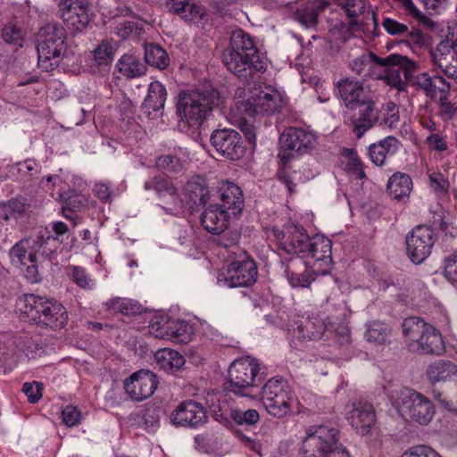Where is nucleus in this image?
Wrapping results in <instances>:
<instances>
[{
    "instance_id": "f257e3e1",
    "label": "nucleus",
    "mask_w": 457,
    "mask_h": 457,
    "mask_svg": "<svg viewBox=\"0 0 457 457\" xmlns=\"http://www.w3.org/2000/svg\"><path fill=\"white\" fill-rule=\"evenodd\" d=\"M16 310L21 320L53 328H61L68 321L62 303L33 294L19 297Z\"/></svg>"
},
{
    "instance_id": "f03ea898",
    "label": "nucleus",
    "mask_w": 457,
    "mask_h": 457,
    "mask_svg": "<svg viewBox=\"0 0 457 457\" xmlns=\"http://www.w3.org/2000/svg\"><path fill=\"white\" fill-rule=\"evenodd\" d=\"M225 66L234 74L242 76L247 69L256 71L265 69L264 62L260 60L252 37L243 29H236L230 37L228 49L222 54Z\"/></svg>"
},
{
    "instance_id": "7ed1b4c3",
    "label": "nucleus",
    "mask_w": 457,
    "mask_h": 457,
    "mask_svg": "<svg viewBox=\"0 0 457 457\" xmlns=\"http://www.w3.org/2000/svg\"><path fill=\"white\" fill-rule=\"evenodd\" d=\"M220 103V94L215 89L182 92L177 103V113L189 127L198 129Z\"/></svg>"
},
{
    "instance_id": "20e7f679",
    "label": "nucleus",
    "mask_w": 457,
    "mask_h": 457,
    "mask_svg": "<svg viewBox=\"0 0 457 457\" xmlns=\"http://www.w3.org/2000/svg\"><path fill=\"white\" fill-rule=\"evenodd\" d=\"M235 100L240 112L250 116L254 114H269L278 110L283 104V99L278 90L271 87L253 85L238 87Z\"/></svg>"
},
{
    "instance_id": "39448f33",
    "label": "nucleus",
    "mask_w": 457,
    "mask_h": 457,
    "mask_svg": "<svg viewBox=\"0 0 457 457\" xmlns=\"http://www.w3.org/2000/svg\"><path fill=\"white\" fill-rule=\"evenodd\" d=\"M66 33L62 26L48 24L41 29L37 43L38 66L51 71L57 68L67 50Z\"/></svg>"
},
{
    "instance_id": "423d86ee",
    "label": "nucleus",
    "mask_w": 457,
    "mask_h": 457,
    "mask_svg": "<svg viewBox=\"0 0 457 457\" xmlns=\"http://www.w3.org/2000/svg\"><path fill=\"white\" fill-rule=\"evenodd\" d=\"M46 241L43 237L23 238L17 242L9 251L12 264L25 268L24 275L30 283L39 281L37 263L44 255Z\"/></svg>"
},
{
    "instance_id": "0eeeda50",
    "label": "nucleus",
    "mask_w": 457,
    "mask_h": 457,
    "mask_svg": "<svg viewBox=\"0 0 457 457\" xmlns=\"http://www.w3.org/2000/svg\"><path fill=\"white\" fill-rule=\"evenodd\" d=\"M303 445L305 451L318 452L321 457H350L345 448L338 444V429L328 425L309 427Z\"/></svg>"
},
{
    "instance_id": "6e6552de",
    "label": "nucleus",
    "mask_w": 457,
    "mask_h": 457,
    "mask_svg": "<svg viewBox=\"0 0 457 457\" xmlns=\"http://www.w3.org/2000/svg\"><path fill=\"white\" fill-rule=\"evenodd\" d=\"M259 370V362L254 358L244 356L235 360L228 368L227 389L239 396H250L261 380Z\"/></svg>"
},
{
    "instance_id": "1a4fd4ad",
    "label": "nucleus",
    "mask_w": 457,
    "mask_h": 457,
    "mask_svg": "<svg viewBox=\"0 0 457 457\" xmlns=\"http://www.w3.org/2000/svg\"><path fill=\"white\" fill-rule=\"evenodd\" d=\"M394 403L403 418L422 426L429 424L435 416L433 403L411 388H402Z\"/></svg>"
},
{
    "instance_id": "9d476101",
    "label": "nucleus",
    "mask_w": 457,
    "mask_h": 457,
    "mask_svg": "<svg viewBox=\"0 0 457 457\" xmlns=\"http://www.w3.org/2000/svg\"><path fill=\"white\" fill-rule=\"evenodd\" d=\"M262 402L273 417L284 418L289 415L294 397L288 383L278 377L270 378L262 386Z\"/></svg>"
},
{
    "instance_id": "9b49d317",
    "label": "nucleus",
    "mask_w": 457,
    "mask_h": 457,
    "mask_svg": "<svg viewBox=\"0 0 457 457\" xmlns=\"http://www.w3.org/2000/svg\"><path fill=\"white\" fill-rule=\"evenodd\" d=\"M370 57L381 69L378 78L398 89L403 88L405 81L418 69L417 62L405 55L398 54H392L381 58L370 53Z\"/></svg>"
},
{
    "instance_id": "f8f14e48",
    "label": "nucleus",
    "mask_w": 457,
    "mask_h": 457,
    "mask_svg": "<svg viewBox=\"0 0 457 457\" xmlns=\"http://www.w3.org/2000/svg\"><path fill=\"white\" fill-rule=\"evenodd\" d=\"M350 19L348 30L356 37L378 34V23L375 12L366 8L364 0H336Z\"/></svg>"
},
{
    "instance_id": "ddd939ff",
    "label": "nucleus",
    "mask_w": 457,
    "mask_h": 457,
    "mask_svg": "<svg viewBox=\"0 0 457 457\" xmlns=\"http://www.w3.org/2000/svg\"><path fill=\"white\" fill-rule=\"evenodd\" d=\"M317 145L316 135L309 130L288 128L279 137L278 156L283 162L309 154Z\"/></svg>"
},
{
    "instance_id": "4468645a",
    "label": "nucleus",
    "mask_w": 457,
    "mask_h": 457,
    "mask_svg": "<svg viewBox=\"0 0 457 457\" xmlns=\"http://www.w3.org/2000/svg\"><path fill=\"white\" fill-rule=\"evenodd\" d=\"M328 327L319 315L292 320L287 327V338L295 349H303L307 343L320 340Z\"/></svg>"
},
{
    "instance_id": "2eb2a0df",
    "label": "nucleus",
    "mask_w": 457,
    "mask_h": 457,
    "mask_svg": "<svg viewBox=\"0 0 457 457\" xmlns=\"http://www.w3.org/2000/svg\"><path fill=\"white\" fill-rule=\"evenodd\" d=\"M257 278V267L245 253L219 272L217 283L223 287H240L253 285Z\"/></svg>"
},
{
    "instance_id": "dca6fc26",
    "label": "nucleus",
    "mask_w": 457,
    "mask_h": 457,
    "mask_svg": "<svg viewBox=\"0 0 457 457\" xmlns=\"http://www.w3.org/2000/svg\"><path fill=\"white\" fill-rule=\"evenodd\" d=\"M144 188L155 191L167 213L179 215L183 212L185 200L179 193L178 187L172 179L164 176H156L145 181Z\"/></svg>"
},
{
    "instance_id": "f3484780",
    "label": "nucleus",
    "mask_w": 457,
    "mask_h": 457,
    "mask_svg": "<svg viewBox=\"0 0 457 457\" xmlns=\"http://www.w3.org/2000/svg\"><path fill=\"white\" fill-rule=\"evenodd\" d=\"M332 243L331 240L323 235L312 237L303 253V261L314 272L326 275L332 267Z\"/></svg>"
},
{
    "instance_id": "a211bd4d",
    "label": "nucleus",
    "mask_w": 457,
    "mask_h": 457,
    "mask_svg": "<svg viewBox=\"0 0 457 457\" xmlns=\"http://www.w3.org/2000/svg\"><path fill=\"white\" fill-rule=\"evenodd\" d=\"M407 255L416 264L424 262L431 253L435 233L427 226H417L405 238Z\"/></svg>"
},
{
    "instance_id": "6ab92c4d",
    "label": "nucleus",
    "mask_w": 457,
    "mask_h": 457,
    "mask_svg": "<svg viewBox=\"0 0 457 457\" xmlns=\"http://www.w3.org/2000/svg\"><path fill=\"white\" fill-rule=\"evenodd\" d=\"M59 10L62 21L72 33L82 31L91 20L85 0H61Z\"/></svg>"
},
{
    "instance_id": "aec40b11",
    "label": "nucleus",
    "mask_w": 457,
    "mask_h": 457,
    "mask_svg": "<svg viewBox=\"0 0 457 457\" xmlns=\"http://www.w3.org/2000/svg\"><path fill=\"white\" fill-rule=\"evenodd\" d=\"M212 146L222 156L230 160H238L245 153L241 136L234 129H218L211 136Z\"/></svg>"
},
{
    "instance_id": "412c9836",
    "label": "nucleus",
    "mask_w": 457,
    "mask_h": 457,
    "mask_svg": "<svg viewBox=\"0 0 457 457\" xmlns=\"http://www.w3.org/2000/svg\"><path fill=\"white\" fill-rule=\"evenodd\" d=\"M273 235L279 247L289 254H303L311 239L305 230L295 224H288L283 230L274 229Z\"/></svg>"
},
{
    "instance_id": "4be33fe9",
    "label": "nucleus",
    "mask_w": 457,
    "mask_h": 457,
    "mask_svg": "<svg viewBox=\"0 0 457 457\" xmlns=\"http://www.w3.org/2000/svg\"><path fill=\"white\" fill-rule=\"evenodd\" d=\"M156 376L145 370L134 372L124 381V388L129 396L135 401H143L150 397L157 388Z\"/></svg>"
},
{
    "instance_id": "5701e85b",
    "label": "nucleus",
    "mask_w": 457,
    "mask_h": 457,
    "mask_svg": "<svg viewBox=\"0 0 457 457\" xmlns=\"http://www.w3.org/2000/svg\"><path fill=\"white\" fill-rule=\"evenodd\" d=\"M170 420L175 425L198 428L206 422L207 415L202 404L188 400L177 406L171 413Z\"/></svg>"
},
{
    "instance_id": "b1692460",
    "label": "nucleus",
    "mask_w": 457,
    "mask_h": 457,
    "mask_svg": "<svg viewBox=\"0 0 457 457\" xmlns=\"http://www.w3.org/2000/svg\"><path fill=\"white\" fill-rule=\"evenodd\" d=\"M346 419L350 425L361 435H367L376 422L373 406L367 402L353 403L347 412Z\"/></svg>"
},
{
    "instance_id": "393cba45",
    "label": "nucleus",
    "mask_w": 457,
    "mask_h": 457,
    "mask_svg": "<svg viewBox=\"0 0 457 457\" xmlns=\"http://www.w3.org/2000/svg\"><path fill=\"white\" fill-rule=\"evenodd\" d=\"M429 54L435 69L440 70L448 78H457V48L437 43L430 49Z\"/></svg>"
},
{
    "instance_id": "a878e982",
    "label": "nucleus",
    "mask_w": 457,
    "mask_h": 457,
    "mask_svg": "<svg viewBox=\"0 0 457 457\" xmlns=\"http://www.w3.org/2000/svg\"><path fill=\"white\" fill-rule=\"evenodd\" d=\"M285 275L293 287H308L320 273L314 272L302 258L291 259L285 268Z\"/></svg>"
},
{
    "instance_id": "bb28decb",
    "label": "nucleus",
    "mask_w": 457,
    "mask_h": 457,
    "mask_svg": "<svg viewBox=\"0 0 457 457\" xmlns=\"http://www.w3.org/2000/svg\"><path fill=\"white\" fill-rule=\"evenodd\" d=\"M354 110H357V112L352 115L351 123L358 137H361L377 122L378 112L374 102L369 98L358 104Z\"/></svg>"
},
{
    "instance_id": "cd10ccee",
    "label": "nucleus",
    "mask_w": 457,
    "mask_h": 457,
    "mask_svg": "<svg viewBox=\"0 0 457 457\" xmlns=\"http://www.w3.org/2000/svg\"><path fill=\"white\" fill-rule=\"evenodd\" d=\"M237 219L228 211L223 210L217 204H212L206 207L201 216L204 228L213 234L223 232L228 226V223Z\"/></svg>"
},
{
    "instance_id": "c85d7f7f",
    "label": "nucleus",
    "mask_w": 457,
    "mask_h": 457,
    "mask_svg": "<svg viewBox=\"0 0 457 457\" xmlns=\"http://www.w3.org/2000/svg\"><path fill=\"white\" fill-rule=\"evenodd\" d=\"M219 192L220 203L217 204L238 218L244 208L243 193L239 187L233 182L222 181L219 187Z\"/></svg>"
},
{
    "instance_id": "c756f323",
    "label": "nucleus",
    "mask_w": 457,
    "mask_h": 457,
    "mask_svg": "<svg viewBox=\"0 0 457 457\" xmlns=\"http://www.w3.org/2000/svg\"><path fill=\"white\" fill-rule=\"evenodd\" d=\"M166 89L159 81L150 83L148 94L142 104L144 112L149 119H155L162 114L166 101Z\"/></svg>"
},
{
    "instance_id": "7c9ffc66",
    "label": "nucleus",
    "mask_w": 457,
    "mask_h": 457,
    "mask_svg": "<svg viewBox=\"0 0 457 457\" xmlns=\"http://www.w3.org/2000/svg\"><path fill=\"white\" fill-rule=\"evenodd\" d=\"M341 99L349 110H354L356 105L367 99L364 96L362 83L359 80L345 78L337 83Z\"/></svg>"
},
{
    "instance_id": "2f4dec72",
    "label": "nucleus",
    "mask_w": 457,
    "mask_h": 457,
    "mask_svg": "<svg viewBox=\"0 0 457 457\" xmlns=\"http://www.w3.org/2000/svg\"><path fill=\"white\" fill-rule=\"evenodd\" d=\"M400 148V142L395 137L389 136L369 147L371 162L377 166H382L386 157L395 155Z\"/></svg>"
},
{
    "instance_id": "473e14b6",
    "label": "nucleus",
    "mask_w": 457,
    "mask_h": 457,
    "mask_svg": "<svg viewBox=\"0 0 457 457\" xmlns=\"http://www.w3.org/2000/svg\"><path fill=\"white\" fill-rule=\"evenodd\" d=\"M412 351L439 354L444 351V342L440 333L433 326L428 324L422 338L417 342Z\"/></svg>"
},
{
    "instance_id": "72a5a7b5",
    "label": "nucleus",
    "mask_w": 457,
    "mask_h": 457,
    "mask_svg": "<svg viewBox=\"0 0 457 457\" xmlns=\"http://www.w3.org/2000/svg\"><path fill=\"white\" fill-rule=\"evenodd\" d=\"M182 196L185 201L186 198L187 199L188 204H204L210 196V191L205 179L200 176L191 178L184 187V193L182 194Z\"/></svg>"
},
{
    "instance_id": "f704fd0d",
    "label": "nucleus",
    "mask_w": 457,
    "mask_h": 457,
    "mask_svg": "<svg viewBox=\"0 0 457 457\" xmlns=\"http://www.w3.org/2000/svg\"><path fill=\"white\" fill-rule=\"evenodd\" d=\"M427 377L432 384L448 380L457 383V366L449 361H436L428 366Z\"/></svg>"
},
{
    "instance_id": "c9c22d12",
    "label": "nucleus",
    "mask_w": 457,
    "mask_h": 457,
    "mask_svg": "<svg viewBox=\"0 0 457 457\" xmlns=\"http://www.w3.org/2000/svg\"><path fill=\"white\" fill-rule=\"evenodd\" d=\"M170 9L187 21L197 22L204 14V8L193 0H170Z\"/></svg>"
},
{
    "instance_id": "e433bc0d",
    "label": "nucleus",
    "mask_w": 457,
    "mask_h": 457,
    "mask_svg": "<svg viewBox=\"0 0 457 457\" xmlns=\"http://www.w3.org/2000/svg\"><path fill=\"white\" fill-rule=\"evenodd\" d=\"M413 187L411 178L403 172H395L387 181L389 195L397 200L408 198Z\"/></svg>"
},
{
    "instance_id": "4c0bfd02",
    "label": "nucleus",
    "mask_w": 457,
    "mask_h": 457,
    "mask_svg": "<svg viewBox=\"0 0 457 457\" xmlns=\"http://www.w3.org/2000/svg\"><path fill=\"white\" fill-rule=\"evenodd\" d=\"M326 6L327 4L324 1L308 0L297 9L295 18L304 27H312L317 23L318 15Z\"/></svg>"
},
{
    "instance_id": "58836bf2",
    "label": "nucleus",
    "mask_w": 457,
    "mask_h": 457,
    "mask_svg": "<svg viewBox=\"0 0 457 457\" xmlns=\"http://www.w3.org/2000/svg\"><path fill=\"white\" fill-rule=\"evenodd\" d=\"M154 360L160 369L168 372L179 370L185 364L184 356L170 348L159 349L154 354Z\"/></svg>"
},
{
    "instance_id": "ea45409f",
    "label": "nucleus",
    "mask_w": 457,
    "mask_h": 457,
    "mask_svg": "<svg viewBox=\"0 0 457 457\" xmlns=\"http://www.w3.org/2000/svg\"><path fill=\"white\" fill-rule=\"evenodd\" d=\"M169 329L167 340L175 344H188L195 336L193 326L182 320H169Z\"/></svg>"
},
{
    "instance_id": "a19ab883",
    "label": "nucleus",
    "mask_w": 457,
    "mask_h": 457,
    "mask_svg": "<svg viewBox=\"0 0 457 457\" xmlns=\"http://www.w3.org/2000/svg\"><path fill=\"white\" fill-rule=\"evenodd\" d=\"M392 329L381 321H370L366 324L365 338L374 345H383L390 342Z\"/></svg>"
},
{
    "instance_id": "79ce46f5",
    "label": "nucleus",
    "mask_w": 457,
    "mask_h": 457,
    "mask_svg": "<svg viewBox=\"0 0 457 457\" xmlns=\"http://www.w3.org/2000/svg\"><path fill=\"white\" fill-rule=\"evenodd\" d=\"M428 323L417 317L405 319L403 322V335L411 350L422 338Z\"/></svg>"
},
{
    "instance_id": "37998d69",
    "label": "nucleus",
    "mask_w": 457,
    "mask_h": 457,
    "mask_svg": "<svg viewBox=\"0 0 457 457\" xmlns=\"http://www.w3.org/2000/svg\"><path fill=\"white\" fill-rule=\"evenodd\" d=\"M189 160V152L186 148L178 147L173 154L159 156L156 159V165L160 169L178 171Z\"/></svg>"
},
{
    "instance_id": "c03bdc74",
    "label": "nucleus",
    "mask_w": 457,
    "mask_h": 457,
    "mask_svg": "<svg viewBox=\"0 0 457 457\" xmlns=\"http://www.w3.org/2000/svg\"><path fill=\"white\" fill-rule=\"evenodd\" d=\"M119 71L127 78H135L143 75L145 66L138 58L132 54L122 55L116 64Z\"/></svg>"
},
{
    "instance_id": "a18cd8bd",
    "label": "nucleus",
    "mask_w": 457,
    "mask_h": 457,
    "mask_svg": "<svg viewBox=\"0 0 457 457\" xmlns=\"http://www.w3.org/2000/svg\"><path fill=\"white\" fill-rule=\"evenodd\" d=\"M104 306L112 313H122L126 315L139 312V305L131 299L113 297L104 303Z\"/></svg>"
},
{
    "instance_id": "49530a36",
    "label": "nucleus",
    "mask_w": 457,
    "mask_h": 457,
    "mask_svg": "<svg viewBox=\"0 0 457 457\" xmlns=\"http://www.w3.org/2000/svg\"><path fill=\"white\" fill-rule=\"evenodd\" d=\"M145 62L158 69H164L169 64V56L165 50L157 45H149L145 48Z\"/></svg>"
},
{
    "instance_id": "de8ad7c7",
    "label": "nucleus",
    "mask_w": 457,
    "mask_h": 457,
    "mask_svg": "<svg viewBox=\"0 0 457 457\" xmlns=\"http://www.w3.org/2000/svg\"><path fill=\"white\" fill-rule=\"evenodd\" d=\"M60 199L71 211H81L90 205L89 199L74 189L62 192Z\"/></svg>"
},
{
    "instance_id": "09e8293b",
    "label": "nucleus",
    "mask_w": 457,
    "mask_h": 457,
    "mask_svg": "<svg viewBox=\"0 0 457 457\" xmlns=\"http://www.w3.org/2000/svg\"><path fill=\"white\" fill-rule=\"evenodd\" d=\"M116 43L112 40L102 41L93 51L94 60L97 65H108L114 57Z\"/></svg>"
},
{
    "instance_id": "8fccbe9b",
    "label": "nucleus",
    "mask_w": 457,
    "mask_h": 457,
    "mask_svg": "<svg viewBox=\"0 0 457 457\" xmlns=\"http://www.w3.org/2000/svg\"><path fill=\"white\" fill-rule=\"evenodd\" d=\"M69 275L72 281L84 290L90 291L96 287V280L82 267L71 266L69 268Z\"/></svg>"
},
{
    "instance_id": "3c124183",
    "label": "nucleus",
    "mask_w": 457,
    "mask_h": 457,
    "mask_svg": "<svg viewBox=\"0 0 457 457\" xmlns=\"http://www.w3.org/2000/svg\"><path fill=\"white\" fill-rule=\"evenodd\" d=\"M428 187L436 195H445L450 188V181L440 170L428 169Z\"/></svg>"
},
{
    "instance_id": "603ef678",
    "label": "nucleus",
    "mask_w": 457,
    "mask_h": 457,
    "mask_svg": "<svg viewBox=\"0 0 457 457\" xmlns=\"http://www.w3.org/2000/svg\"><path fill=\"white\" fill-rule=\"evenodd\" d=\"M232 420L238 425H254L260 420L259 412L254 409H234L230 414Z\"/></svg>"
},
{
    "instance_id": "864d4df0",
    "label": "nucleus",
    "mask_w": 457,
    "mask_h": 457,
    "mask_svg": "<svg viewBox=\"0 0 457 457\" xmlns=\"http://www.w3.org/2000/svg\"><path fill=\"white\" fill-rule=\"evenodd\" d=\"M169 320L165 318H154L150 321L149 333L156 338L166 339L169 336Z\"/></svg>"
},
{
    "instance_id": "5fc2aeb1",
    "label": "nucleus",
    "mask_w": 457,
    "mask_h": 457,
    "mask_svg": "<svg viewBox=\"0 0 457 457\" xmlns=\"http://www.w3.org/2000/svg\"><path fill=\"white\" fill-rule=\"evenodd\" d=\"M444 274L448 281L457 283V251L444 259Z\"/></svg>"
},
{
    "instance_id": "6e6d98bb",
    "label": "nucleus",
    "mask_w": 457,
    "mask_h": 457,
    "mask_svg": "<svg viewBox=\"0 0 457 457\" xmlns=\"http://www.w3.org/2000/svg\"><path fill=\"white\" fill-rule=\"evenodd\" d=\"M449 96H438L439 112L438 114L444 120H448L453 118L457 112V103L451 102Z\"/></svg>"
},
{
    "instance_id": "4d7b16f0",
    "label": "nucleus",
    "mask_w": 457,
    "mask_h": 457,
    "mask_svg": "<svg viewBox=\"0 0 457 457\" xmlns=\"http://www.w3.org/2000/svg\"><path fill=\"white\" fill-rule=\"evenodd\" d=\"M2 37L8 44L22 46L23 36L21 30L15 25L5 26Z\"/></svg>"
},
{
    "instance_id": "13d9d810",
    "label": "nucleus",
    "mask_w": 457,
    "mask_h": 457,
    "mask_svg": "<svg viewBox=\"0 0 457 457\" xmlns=\"http://www.w3.org/2000/svg\"><path fill=\"white\" fill-rule=\"evenodd\" d=\"M43 385L39 382H26L23 384L22 392L27 395L31 403H37L42 397Z\"/></svg>"
},
{
    "instance_id": "bf43d9fd",
    "label": "nucleus",
    "mask_w": 457,
    "mask_h": 457,
    "mask_svg": "<svg viewBox=\"0 0 457 457\" xmlns=\"http://www.w3.org/2000/svg\"><path fill=\"white\" fill-rule=\"evenodd\" d=\"M402 457H441L431 447L424 445H415L406 450Z\"/></svg>"
},
{
    "instance_id": "052dcab7",
    "label": "nucleus",
    "mask_w": 457,
    "mask_h": 457,
    "mask_svg": "<svg viewBox=\"0 0 457 457\" xmlns=\"http://www.w3.org/2000/svg\"><path fill=\"white\" fill-rule=\"evenodd\" d=\"M450 90V84L442 76H433L432 96L430 97L449 96Z\"/></svg>"
},
{
    "instance_id": "680f3d73",
    "label": "nucleus",
    "mask_w": 457,
    "mask_h": 457,
    "mask_svg": "<svg viewBox=\"0 0 457 457\" xmlns=\"http://www.w3.org/2000/svg\"><path fill=\"white\" fill-rule=\"evenodd\" d=\"M382 26L388 34L393 36H403L408 33L407 25L391 18H385Z\"/></svg>"
},
{
    "instance_id": "e2e57ef3",
    "label": "nucleus",
    "mask_w": 457,
    "mask_h": 457,
    "mask_svg": "<svg viewBox=\"0 0 457 457\" xmlns=\"http://www.w3.org/2000/svg\"><path fill=\"white\" fill-rule=\"evenodd\" d=\"M62 419L68 427L75 426L80 421V411L73 405H68L62 411Z\"/></svg>"
},
{
    "instance_id": "0e129e2a",
    "label": "nucleus",
    "mask_w": 457,
    "mask_h": 457,
    "mask_svg": "<svg viewBox=\"0 0 457 457\" xmlns=\"http://www.w3.org/2000/svg\"><path fill=\"white\" fill-rule=\"evenodd\" d=\"M426 144L430 150L443 152L448 148L446 137L438 133H431L426 138Z\"/></svg>"
},
{
    "instance_id": "69168bd1",
    "label": "nucleus",
    "mask_w": 457,
    "mask_h": 457,
    "mask_svg": "<svg viewBox=\"0 0 457 457\" xmlns=\"http://www.w3.org/2000/svg\"><path fill=\"white\" fill-rule=\"evenodd\" d=\"M438 43L457 48V28L455 26H447L446 30L443 29L441 40Z\"/></svg>"
},
{
    "instance_id": "338daca9",
    "label": "nucleus",
    "mask_w": 457,
    "mask_h": 457,
    "mask_svg": "<svg viewBox=\"0 0 457 457\" xmlns=\"http://www.w3.org/2000/svg\"><path fill=\"white\" fill-rule=\"evenodd\" d=\"M432 80L433 77L429 76L427 72L420 73L416 78V85L422 89L426 96H432Z\"/></svg>"
},
{
    "instance_id": "774afa93",
    "label": "nucleus",
    "mask_w": 457,
    "mask_h": 457,
    "mask_svg": "<svg viewBox=\"0 0 457 457\" xmlns=\"http://www.w3.org/2000/svg\"><path fill=\"white\" fill-rule=\"evenodd\" d=\"M346 169L349 172L356 177V179H363L365 178V173L362 170V163L361 160L356 156H352L347 164Z\"/></svg>"
}]
</instances>
